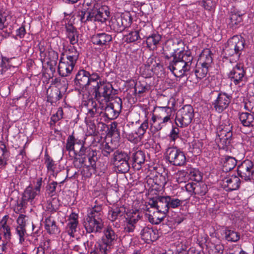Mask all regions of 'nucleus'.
<instances>
[{
  "mask_svg": "<svg viewBox=\"0 0 254 254\" xmlns=\"http://www.w3.org/2000/svg\"><path fill=\"white\" fill-rule=\"evenodd\" d=\"M193 118L194 110L192 107L186 105L177 112L175 123L178 127H187L191 123Z\"/></svg>",
  "mask_w": 254,
  "mask_h": 254,
  "instance_id": "5",
  "label": "nucleus"
},
{
  "mask_svg": "<svg viewBox=\"0 0 254 254\" xmlns=\"http://www.w3.org/2000/svg\"><path fill=\"white\" fill-rule=\"evenodd\" d=\"M48 62H52L55 64V63H57L58 60V54L57 52L51 50L48 52Z\"/></svg>",
  "mask_w": 254,
  "mask_h": 254,
  "instance_id": "63",
  "label": "nucleus"
},
{
  "mask_svg": "<svg viewBox=\"0 0 254 254\" xmlns=\"http://www.w3.org/2000/svg\"><path fill=\"white\" fill-rule=\"evenodd\" d=\"M45 228L47 233L50 235L57 234L60 232V228L57 225L56 221L51 216L45 219Z\"/></svg>",
  "mask_w": 254,
  "mask_h": 254,
  "instance_id": "21",
  "label": "nucleus"
},
{
  "mask_svg": "<svg viewBox=\"0 0 254 254\" xmlns=\"http://www.w3.org/2000/svg\"><path fill=\"white\" fill-rule=\"evenodd\" d=\"M112 247L104 243L101 241L95 249L90 253V254H108L111 251Z\"/></svg>",
  "mask_w": 254,
  "mask_h": 254,
  "instance_id": "27",
  "label": "nucleus"
},
{
  "mask_svg": "<svg viewBox=\"0 0 254 254\" xmlns=\"http://www.w3.org/2000/svg\"><path fill=\"white\" fill-rule=\"evenodd\" d=\"M139 38V32L137 31H131L127 36V41L131 43L136 41Z\"/></svg>",
  "mask_w": 254,
  "mask_h": 254,
  "instance_id": "60",
  "label": "nucleus"
},
{
  "mask_svg": "<svg viewBox=\"0 0 254 254\" xmlns=\"http://www.w3.org/2000/svg\"><path fill=\"white\" fill-rule=\"evenodd\" d=\"M253 120V115L248 113H242L239 115V120L241 122L243 126H250Z\"/></svg>",
  "mask_w": 254,
  "mask_h": 254,
  "instance_id": "34",
  "label": "nucleus"
},
{
  "mask_svg": "<svg viewBox=\"0 0 254 254\" xmlns=\"http://www.w3.org/2000/svg\"><path fill=\"white\" fill-rule=\"evenodd\" d=\"M85 228L87 233H100L103 228V221L87 217Z\"/></svg>",
  "mask_w": 254,
  "mask_h": 254,
  "instance_id": "14",
  "label": "nucleus"
},
{
  "mask_svg": "<svg viewBox=\"0 0 254 254\" xmlns=\"http://www.w3.org/2000/svg\"><path fill=\"white\" fill-rule=\"evenodd\" d=\"M112 41V35L104 32L96 33L91 37L92 43L101 47L109 46Z\"/></svg>",
  "mask_w": 254,
  "mask_h": 254,
  "instance_id": "10",
  "label": "nucleus"
},
{
  "mask_svg": "<svg viewBox=\"0 0 254 254\" xmlns=\"http://www.w3.org/2000/svg\"><path fill=\"white\" fill-rule=\"evenodd\" d=\"M110 12L107 6H102L99 10L88 9L86 7L79 9L77 16L83 23L89 21L105 22L109 18Z\"/></svg>",
  "mask_w": 254,
  "mask_h": 254,
  "instance_id": "2",
  "label": "nucleus"
},
{
  "mask_svg": "<svg viewBox=\"0 0 254 254\" xmlns=\"http://www.w3.org/2000/svg\"><path fill=\"white\" fill-rule=\"evenodd\" d=\"M166 157L174 166H182L186 163V157L184 152L177 147H169L166 151Z\"/></svg>",
  "mask_w": 254,
  "mask_h": 254,
  "instance_id": "6",
  "label": "nucleus"
},
{
  "mask_svg": "<svg viewBox=\"0 0 254 254\" xmlns=\"http://www.w3.org/2000/svg\"><path fill=\"white\" fill-rule=\"evenodd\" d=\"M168 181V171L164 170L161 174L156 175L153 179H149L148 182L149 184L151 182L154 184L152 185L153 190H159L160 188H163Z\"/></svg>",
  "mask_w": 254,
  "mask_h": 254,
  "instance_id": "11",
  "label": "nucleus"
},
{
  "mask_svg": "<svg viewBox=\"0 0 254 254\" xmlns=\"http://www.w3.org/2000/svg\"><path fill=\"white\" fill-rule=\"evenodd\" d=\"M85 155V159H88L89 163V166L92 168L94 171L96 170V162L100 158V153L96 150H94L91 148H88L86 153L84 154Z\"/></svg>",
  "mask_w": 254,
  "mask_h": 254,
  "instance_id": "19",
  "label": "nucleus"
},
{
  "mask_svg": "<svg viewBox=\"0 0 254 254\" xmlns=\"http://www.w3.org/2000/svg\"><path fill=\"white\" fill-rule=\"evenodd\" d=\"M78 223L69 222L67 225V233L71 237H74Z\"/></svg>",
  "mask_w": 254,
  "mask_h": 254,
  "instance_id": "57",
  "label": "nucleus"
},
{
  "mask_svg": "<svg viewBox=\"0 0 254 254\" xmlns=\"http://www.w3.org/2000/svg\"><path fill=\"white\" fill-rule=\"evenodd\" d=\"M102 205H95L88 211L87 217L91 219H96L99 221H102L101 218L102 213Z\"/></svg>",
  "mask_w": 254,
  "mask_h": 254,
  "instance_id": "26",
  "label": "nucleus"
},
{
  "mask_svg": "<svg viewBox=\"0 0 254 254\" xmlns=\"http://www.w3.org/2000/svg\"><path fill=\"white\" fill-rule=\"evenodd\" d=\"M106 106L104 109V112H101L100 115H103V117H106L107 119L113 120L116 119L119 116V114L114 110L108 104H106Z\"/></svg>",
  "mask_w": 254,
  "mask_h": 254,
  "instance_id": "28",
  "label": "nucleus"
},
{
  "mask_svg": "<svg viewBox=\"0 0 254 254\" xmlns=\"http://www.w3.org/2000/svg\"><path fill=\"white\" fill-rule=\"evenodd\" d=\"M145 154L141 150H137L135 152L133 153L131 155L132 164L134 166H136V164L138 165L139 169L141 165L143 164L145 161Z\"/></svg>",
  "mask_w": 254,
  "mask_h": 254,
  "instance_id": "25",
  "label": "nucleus"
},
{
  "mask_svg": "<svg viewBox=\"0 0 254 254\" xmlns=\"http://www.w3.org/2000/svg\"><path fill=\"white\" fill-rule=\"evenodd\" d=\"M232 133L230 131L221 129L218 132V136L215 139V141L219 149H226L230 144L231 137Z\"/></svg>",
  "mask_w": 254,
  "mask_h": 254,
  "instance_id": "12",
  "label": "nucleus"
},
{
  "mask_svg": "<svg viewBox=\"0 0 254 254\" xmlns=\"http://www.w3.org/2000/svg\"><path fill=\"white\" fill-rule=\"evenodd\" d=\"M209 66V65L201 64V67H198L195 70L196 77L200 79L205 77L208 72Z\"/></svg>",
  "mask_w": 254,
  "mask_h": 254,
  "instance_id": "38",
  "label": "nucleus"
},
{
  "mask_svg": "<svg viewBox=\"0 0 254 254\" xmlns=\"http://www.w3.org/2000/svg\"><path fill=\"white\" fill-rule=\"evenodd\" d=\"M167 196H158L150 198L149 204L151 207L156 208L158 212L165 215L169 211Z\"/></svg>",
  "mask_w": 254,
  "mask_h": 254,
  "instance_id": "9",
  "label": "nucleus"
},
{
  "mask_svg": "<svg viewBox=\"0 0 254 254\" xmlns=\"http://www.w3.org/2000/svg\"><path fill=\"white\" fill-rule=\"evenodd\" d=\"M3 233V237L7 242L10 241L11 237L10 227L8 225H0Z\"/></svg>",
  "mask_w": 254,
  "mask_h": 254,
  "instance_id": "54",
  "label": "nucleus"
},
{
  "mask_svg": "<svg viewBox=\"0 0 254 254\" xmlns=\"http://www.w3.org/2000/svg\"><path fill=\"white\" fill-rule=\"evenodd\" d=\"M140 218L139 215L136 213L134 215L126 218L125 221L126 224L124 227L125 231L127 233L133 232L137 224L140 227L142 224H144L143 222L139 221Z\"/></svg>",
  "mask_w": 254,
  "mask_h": 254,
  "instance_id": "15",
  "label": "nucleus"
},
{
  "mask_svg": "<svg viewBox=\"0 0 254 254\" xmlns=\"http://www.w3.org/2000/svg\"><path fill=\"white\" fill-rule=\"evenodd\" d=\"M148 127V122L147 120H145L138 128L137 131L135 132L138 136L139 139H141L145 133L146 129Z\"/></svg>",
  "mask_w": 254,
  "mask_h": 254,
  "instance_id": "50",
  "label": "nucleus"
},
{
  "mask_svg": "<svg viewBox=\"0 0 254 254\" xmlns=\"http://www.w3.org/2000/svg\"><path fill=\"white\" fill-rule=\"evenodd\" d=\"M161 36L157 33H153L147 37L146 39L147 47L151 48L152 46H154V48H156L157 45L161 41Z\"/></svg>",
  "mask_w": 254,
  "mask_h": 254,
  "instance_id": "30",
  "label": "nucleus"
},
{
  "mask_svg": "<svg viewBox=\"0 0 254 254\" xmlns=\"http://www.w3.org/2000/svg\"><path fill=\"white\" fill-rule=\"evenodd\" d=\"M89 72L84 69L79 70L74 79V85L78 90L86 89L90 85Z\"/></svg>",
  "mask_w": 254,
  "mask_h": 254,
  "instance_id": "8",
  "label": "nucleus"
},
{
  "mask_svg": "<svg viewBox=\"0 0 254 254\" xmlns=\"http://www.w3.org/2000/svg\"><path fill=\"white\" fill-rule=\"evenodd\" d=\"M114 88L109 82H99L93 85V95L100 104H108L119 114L122 109V100L119 97L113 98Z\"/></svg>",
  "mask_w": 254,
  "mask_h": 254,
  "instance_id": "1",
  "label": "nucleus"
},
{
  "mask_svg": "<svg viewBox=\"0 0 254 254\" xmlns=\"http://www.w3.org/2000/svg\"><path fill=\"white\" fill-rule=\"evenodd\" d=\"M190 175L191 179L196 182L201 181L202 179L201 173L196 169H191L190 171Z\"/></svg>",
  "mask_w": 254,
  "mask_h": 254,
  "instance_id": "53",
  "label": "nucleus"
},
{
  "mask_svg": "<svg viewBox=\"0 0 254 254\" xmlns=\"http://www.w3.org/2000/svg\"><path fill=\"white\" fill-rule=\"evenodd\" d=\"M236 69H238V63L236 64L232 70H231L228 74V78L231 81L230 85L232 89L233 85L236 86L237 84H238V76Z\"/></svg>",
  "mask_w": 254,
  "mask_h": 254,
  "instance_id": "35",
  "label": "nucleus"
},
{
  "mask_svg": "<svg viewBox=\"0 0 254 254\" xmlns=\"http://www.w3.org/2000/svg\"><path fill=\"white\" fill-rule=\"evenodd\" d=\"M171 57L173 59L170 62L168 67L175 75L178 74L179 76H184L187 72L190 70L188 67L187 68L186 65L184 66V63L181 60L178 59L175 53H172Z\"/></svg>",
  "mask_w": 254,
  "mask_h": 254,
  "instance_id": "7",
  "label": "nucleus"
},
{
  "mask_svg": "<svg viewBox=\"0 0 254 254\" xmlns=\"http://www.w3.org/2000/svg\"><path fill=\"white\" fill-rule=\"evenodd\" d=\"M9 12L4 9H0V29L2 30L7 26L8 23L7 21L9 19Z\"/></svg>",
  "mask_w": 254,
  "mask_h": 254,
  "instance_id": "33",
  "label": "nucleus"
},
{
  "mask_svg": "<svg viewBox=\"0 0 254 254\" xmlns=\"http://www.w3.org/2000/svg\"><path fill=\"white\" fill-rule=\"evenodd\" d=\"M75 64L65 60L64 58H61L58 66V72L60 75L63 77L69 75L73 70Z\"/></svg>",
  "mask_w": 254,
  "mask_h": 254,
  "instance_id": "16",
  "label": "nucleus"
},
{
  "mask_svg": "<svg viewBox=\"0 0 254 254\" xmlns=\"http://www.w3.org/2000/svg\"><path fill=\"white\" fill-rule=\"evenodd\" d=\"M63 108L62 107L59 108L56 113L51 117V121L53 122L55 124L63 118Z\"/></svg>",
  "mask_w": 254,
  "mask_h": 254,
  "instance_id": "58",
  "label": "nucleus"
},
{
  "mask_svg": "<svg viewBox=\"0 0 254 254\" xmlns=\"http://www.w3.org/2000/svg\"><path fill=\"white\" fill-rule=\"evenodd\" d=\"M176 55L178 57L179 60H181L184 63V66L186 65V67H188L190 69L193 60V57L190 51H181L176 54Z\"/></svg>",
  "mask_w": 254,
  "mask_h": 254,
  "instance_id": "20",
  "label": "nucleus"
},
{
  "mask_svg": "<svg viewBox=\"0 0 254 254\" xmlns=\"http://www.w3.org/2000/svg\"><path fill=\"white\" fill-rule=\"evenodd\" d=\"M2 146L0 147V169L4 168L7 165V159L5 157L7 153L6 146L1 142Z\"/></svg>",
  "mask_w": 254,
  "mask_h": 254,
  "instance_id": "36",
  "label": "nucleus"
},
{
  "mask_svg": "<svg viewBox=\"0 0 254 254\" xmlns=\"http://www.w3.org/2000/svg\"><path fill=\"white\" fill-rule=\"evenodd\" d=\"M89 147H86L84 145V142L80 140H76L74 154L76 156L81 157L86 153V150Z\"/></svg>",
  "mask_w": 254,
  "mask_h": 254,
  "instance_id": "31",
  "label": "nucleus"
},
{
  "mask_svg": "<svg viewBox=\"0 0 254 254\" xmlns=\"http://www.w3.org/2000/svg\"><path fill=\"white\" fill-rule=\"evenodd\" d=\"M16 233L19 237V243L22 244L25 241L24 237L26 233L25 228L17 226L16 228Z\"/></svg>",
  "mask_w": 254,
  "mask_h": 254,
  "instance_id": "55",
  "label": "nucleus"
},
{
  "mask_svg": "<svg viewBox=\"0 0 254 254\" xmlns=\"http://www.w3.org/2000/svg\"><path fill=\"white\" fill-rule=\"evenodd\" d=\"M148 90V86L146 83L139 81L137 82L134 86L135 92L141 94L145 92Z\"/></svg>",
  "mask_w": 254,
  "mask_h": 254,
  "instance_id": "49",
  "label": "nucleus"
},
{
  "mask_svg": "<svg viewBox=\"0 0 254 254\" xmlns=\"http://www.w3.org/2000/svg\"><path fill=\"white\" fill-rule=\"evenodd\" d=\"M159 213L157 211L156 212H154L153 215L149 214L148 217L149 221L153 224H158L160 223L163 221L165 215H163L162 216L160 217L158 216V214Z\"/></svg>",
  "mask_w": 254,
  "mask_h": 254,
  "instance_id": "46",
  "label": "nucleus"
},
{
  "mask_svg": "<svg viewBox=\"0 0 254 254\" xmlns=\"http://www.w3.org/2000/svg\"><path fill=\"white\" fill-rule=\"evenodd\" d=\"M129 158L127 152L117 150L113 154L112 162L119 173H125L129 170Z\"/></svg>",
  "mask_w": 254,
  "mask_h": 254,
  "instance_id": "4",
  "label": "nucleus"
},
{
  "mask_svg": "<svg viewBox=\"0 0 254 254\" xmlns=\"http://www.w3.org/2000/svg\"><path fill=\"white\" fill-rule=\"evenodd\" d=\"M230 103L229 96L225 93H219L212 104L216 112L221 113L228 107Z\"/></svg>",
  "mask_w": 254,
  "mask_h": 254,
  "instance_id": "13",
  "label": "nucleus"
},
{
  "mask_svg": "<svg viewBox=\"0 0 254 254\" xmlns=\"http://www.w3.org/2000/svg\"><path fill=\"white\" fill-rule=\"evenodd\" d=\"M238 14L237 11H231L230 15V20L229 24L233 28L237 29L238 24Z\"/></svg>",
  "mask_w": 254,
  "mask_h": 254,
  "instance_id": "51",
  "label": "nucleus"
},
{
  "mask_svg": "<svg viewBox=\"0 0 254 254\" xmlns=\"http://www.w3.org/2000/svg\"><path fill=\"white\" fill-rule=\"evenodd\" d=\"M140 227L142 228L140 231L141 237L142 239L146 242H153L158 238V231L156 229L154 230L147 226H143L142 225Z\"/></svg>",
  "mask_w": 254,
  "mask_h": 254,
  "instance_id": "18",
  "label": "nucleus"
},
{
  "mask_svg": "<svg viewBox=\"0 0 254 254\" xmlns=\"http://www.w3.org/2000/svg\"><path fill=\"white\" fill-rule=\"evenodd\" d=\"M45 163L48 171L54 172L56 168V164L53 159L48 155L46 153L45 155Z\"/></svg>",
  "mask_w": 254,
  "mask_h": 254,
  "instance_id": "43",
  "label": "nucleus"
},
{
  "mask_svg": "<svg viewBox=\"0 0 254 254\" xmlns=\"http://www.w3.org/2000/svg\"><path fill=\"white\" fill-rule=\"evenodd\" d=\"M62 91H63L61 88L54 90L51 94H48V100H51L52 102H55L60 100L63 96ZM47 94H48V91Z\"/></svg>",
  "mask_w": 254,
  "mask_h": 254,
  "instance_id": "40",
  "label": "nucleus"
},
{
  "mask_svg": "<svg viewBox=\"0 0 254 254\" xmlns=\"http://www.w3.org/2000/svg\"><path fill=\"white\" fill-rule=\"evenodd\" d=\"M75 137L73 134L70 135L67 138L65 148L66 150L70 152L71 151H74V146L76 141Z\"/></svg>",
  "mask_w": 254,
  "mask_h": 254,
  "instance_id": "44",
  "label": "nucleus"
},
{
  "mask_svg": "<svg viewBox=\"0 0 254 254\" xmlns=\"http://www.w3.org/2000/svg\"><path fill=\"white\" fill-rule=\"evenodd\" d=\"M54 84L57 88L65 91L67 88L66 80L64 78H56L53 81Z\"/></svg>",
  "mask_w": 254,
  "mask_h": 254,
  "instance_id": "47",
  "label": "nucleus"
},
{
  "mask_svg": "<svg viewBox=\"0 0 254 254\" xmlns=\"http://www.w3.org/2000/svg\"><path fill=\"white\" fill-rule=\"evenodd\" d=\"M126 208L124 206H120L112 208L109 211L108 218L112 222L115 221L120 217L124 216Z\"/></svg>",
  "mask_w": 254,
  "mask_h": 254,
  "instance_id": "22",
  "label": "nucleus"
},
{
  "mask_svg": "<svg viewBox=\"0 0 254 254\" xmlns=\"http://www.w3.org/2000/svg\"><path fill=\"white\" fill-rule=\"evenodd\" d=\"M132 18L129 13L117 14L111 18L110 27L114 31L119 33L130 26Z\"/></svg>",
  "mask_w": 254,
  "mask_h": 254,
  "instance_id": "3",
  "label": "nucleus"
},
{
  "mask_svg": "<svg viewBox=\"0 0 254 254\" xmlns=\"http://www.w3.org/2000/svg\"><path fill=\"white\" fill-rule=\"evenodd\" d=\"M66 34L71 45L73 46L77 43L78 41V33L76 28L72 25H69L66 27Z\"/></svg>",
  "mask_w": 254,
  "mask_h": 254,
  "instance_id": "23",
  "label": "nucleus"
},
{
  "mask_svg": "<svg viewBox=\"0 0 254 254\" xmlns=\"http://www.w3.org/2000/svg\"><path fill=\"white\" fill-rule=\"evenodd\" d=\"M202 6L207 10H211L214 9L216 5V2L214 0H202Z\"/></svg>",
  "mask_w": 254,
  "mask_h": 254,
  "instance_id": "56",
  "label": "nucleus"
},
{
  "mask_svg": "<svg viewBox=\"0 0 254 254\" xmlns=\"http://www.w3.org/2000/svg\"><path fill=\"white\" fill-rule=\"evenodd\" d=\"M211 54V52L209 49L203 50L200 54L201 60L204 59V61L202 64L209 66L212 62Z\"/></svg>",
  "mask_w": 254,
  "mask_h": 254,
  "instance_id": "37",
  "label": "nucleus"
},
{
  "mask_svg": "<svg viewBox=\"0 0 254 254\" xmlns=\"http://www.w3.org/2000/svg\"><path fill=\"white\" fill-rule=\"evenodd\" d=\"M167 199L169 206L170 208H176L181 204V201L178 198H174L170 196H167Z\"/></svg>",
  "mask_w": 254,
  "mask_h": 254,
  "instance_id": "52",
  "label": "nucleus"
},
{
  "mask_svg": "<svg viewBox=\"0 0 254 254\" xmlns=\"http://www.w3.org/2000/svg\"><path fill=\"white\" fill-rule=\"evenodd\" d=\"M158 110V115H157L158 120H162V117L165 116H171L172 114V109L168 107H159Z\"/></svg>",
  "mask_w": 254,
  "mask_h": 254,
  "instance_id": "41",
  "label": "nucleus"
},
{
  "mask_svg": "<svg viewBox=\"0 0 254 254\" xmlns=\"http://www.w3.org/2000/svg\"><path fill=\"white\" fill-rule=\"evenodd\" d=\"M225 237L228 241L237 242L238 241V233L233 230H225Z\"/></svg>",
  "mask_w": 254,
  "mask_h": 254,
  "instance_id": "42",
  "label": "nucleus"
},
{
  "mask_svg": "<svg viewBox=\"0 0 254 254\" xmlns=\"http://www.w3.org/2000/svg\"><path fill=\"white\" fill-rule=\"evenodd\" d=\"M58 185L57 182L53 181L48 184L46 187V192L50 197L56 195V190Z\"/></svg>",
  "mask_w": 254,
  "mask_h": 254,
  "instance_id": "45",
  "label": "nucleus"
},
{
  "mask_svg": "<svg viewBox=\"0 0 254 254\" xmlns=\"http://www.w3.org/2000/svg\"><path fill=\"white\" fill-rule=\"evenodd\" d=\"M103 232L104 236L102 237L101 241L104 244L113 247L118 239V235L111 227L106 228Z\"/></svg>",
  "mask_w": 254,
  "mask_h": 254,
  "instance_id": "17",
  "label": "nucleus"
},
{
  "mask_svg": "<svg viewBox=\"0 0 254 254\" xmlns=\"http://www.w3.org/2000/svg\"><path fill=\"white\" fill-rule=\"evenodd\" d=\"M38 194H39L33 190V187L31 185H29L24 191L22 197L24 201L31 202Z\"/></svg>",
  "mask_w": 254,
  "mask_h": 254,
  "instance_id": "29",
  "label": "nucleus"
},
{
  "mask_svg": "<svg viewBox=\"0 0 254 254\" xmlns=\"http://www.w3.org/2000/svg\"><path fill=\"white\" fill-rule=\"evenodd\" d=\"M237 161L234 158L228 157L226 158L224 166L226 168V171L232 170L236 165Z\"/></svg>",
  "mask_w": 254,
  "mask_h": 254,
  "instance_id": "48",
  "label": "nucleus"
},
{
  "mask_svg": "<svg viewBox=\"0 0 254 254\" xmlns=\"http://www.w3.org/2000/svg\"><path fill=\"white\" fill-rule=\"evenodd\" d=\"M194 190L195 195H204L208 191L207 186L203 182H196Z\"/></svg>",
  "mask_w": 254,
  "mask_h": 254,
  "instance_id": "32",
  "label": "nucleus"
},
{
  "mask_svg": "<svg viewBox=\"0 0 254 254\" xmlns=\"http://www.w3.org/2000/svg\"><path fill=\"white\" fill-rule=\"evenodd\" d=\"M95 2L94 0H84L83 2V8L86 7L88 9H96L99 10L100 8L95 6Z\"/></svg>",
  "mask_w": 254,
  "mask_h": 254,
  "instance_id": "61",
  "label": "nucleus"
},
{
  "mask_svg": "<svg viewBox=\"0 0 254 254\" xmlns=\"http://www.w3.org/2000/svg\"><path fill=\"white\" fill-rule=\"evenodd\" d=\"M247 162H248V164H247L246 169L244 173V176H243V178H244L246 180L249 179L250 176L254 173L253 163L251 160L248 159H247Z\"/></svg>",
  "mask_w": 254,
  "mask_h": 254,
  "instance_id": "39",
  "label": "nucleus"
},
{
  "mask_svg": "<svg viewBox=\"0 0 254 254\" xmlns=\"http://www.w3.org/2000/svg\"><path fill=\"white\" fill-rule=\"evenodd\" d=\"M65 54L66 56V60L76 64L79 54L74 46H68L65 51Z\"/></svg>",
  "mask_w": 254,
  "mask_h": 254,
  "instance_id": "24",
  "label": "nucleus"
},
{
  "mask_svg": "<svg viewBox=\"0 0 254 254\" xmlns=\"http://www.w3.org/2000/svg\"><path fill=\"white\" fill-rule=\"evenodd\" d=\"M89 80H90V85H92V89L91 91L93 93V85H95L97 83L102 81H98V80L100 78V76L96 72H93L91 74L90 73V77H89Z\"/></svg>",
  "mask_w": 254,
  "mask_h": 254,
  "instance_id": "59",
  "label": "nucleus"
},
{
  "mask_svg": "<svg viewBox=\"0 0 254 254\" xmlns=\"http://www.w3.org/2000/svg\"><path fill=\"white\" fill-rule=\"evenodd\" d=\"M85 160V157L79 158L75 155L73 160V164L75 168H80L84 163Z\"/></svg>",
  "mask_w": 254,
  "mask_h": 254,
  "instance_id": "62",
  "label": "nucleus"
},
{
  "mask_svg": "<svg viewBox=\"0 0 254 254\" xmlns=\"http://www.w3.org/2000/svg\"><path fill=\"white\" fill-rule=\"evenodd\" d=\"M180 129L177 127H173L170 133L169 136L171 139L175 141L177 138L179 137Z\"/></svg>",
  "mask_w": 254,
  "mask_h": 254,
  "instance_id": "64",
  "label": "nucleus"
}]
</instances>
